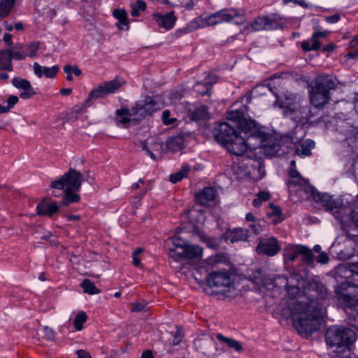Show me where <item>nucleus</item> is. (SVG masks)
Returning a JSON list of instances; mask_svg holds the SVG:
<instances>
[{
	"instance_id": "nucleus-39",
	"label": "nucleus",
	"mask_w": 358,
	"mask_h": 358,
	"mask_svg": "<svg viewBox=\"0 0 358 358\" xmlns=\"http://www.w3.org/2000/svg\"><path fill=\"white\" fill-rule=\"evenodd\" d=\"M269 207L272 210L267 213V217L269 218L275 217L276 218L273 220L274 224H278L282 222L284 220V217H282V213L281 208L279 206H275L273 203H269Z\"/></svg>"
},
{
	"instance_id": "nucleus-8",
	"label": "nucleus",
	"mask_w": 358,
	"mask_h": 358,
	"mask_svg": "<svg viewBox=\"0 0 358 358\" xmlns=\"http://www.w3.org/2000/svg\"><path fill=\"white\" fill-rule=\"evenodd\" d=\"M206 284L213 289L214 294H223L227 297H231V295L227 294V293L235 289L232 273L227 269L211 271L208 273Z\"/></svg>"
},
{
	"instance_id": "nucleus-61",
	"label": "nucleus",
	"mask_w": 358,
	"mask_h": 358,
	"mask_svg": "<svg viewBox=\"0 0 358 358\" xmlns=\"http://www.w3.org/2000/svg\"><path fill=\"white\" fill-rule=\"evenodd\" d=\"M341 19V16L339 14L336 13L334 15L330 16L325 17V21L330 24H334L338 22Z\"/></svg>"
},
{
	"instance_id": "nucleus-17",
	"label": "nucleus",
	"mask_w": 358,
	"mask_h": 358,
	"mask_svg": "<svg viewBox=\"0 0 358 358\" xmlns=\"http://www.w3.org/2000/svg\"><path fill=\"white\" fill-rule=\"evenodd\" d=\"M170 241L173 245V247L169 248V255L170 258L176 262L185 259L187 241L180 237H173L170 238Z\"/></svg>"
},
{
	"instance_id": "nucleus-11",
	"label": "nucleus",
	"mask_w": 358,
	"mask_h": 358,
	"mask_svg": "<svg viewBox=\"0 0 358 358\" xmlns=\"http://www.w3.org/2000/svg\"><path fill=\"white\" fill-rule=\"evenodd\" d=\"M205 26H213L222 22H234L242 24L245 22L244 17L236 9H222L210 14L203 19Z\"/></svg>"
},
{
	"instance_id": "nucleus-40",
	"label": "nucleus",
	"mask_w": 358,
	"mask_h": 358,
	"mask_svg": "<svg viewBox=\"0 0 358 358\" xmlns=\"http://www.w3.org/2000/svg\"><path fill=\"white\" fill-rule=\"evenodd\" d=\"M215 83L216 78L214 76L208 75L200 83H197V85H203L206 87L204 91L199 92V93L203 96L209 95L210 94L211 87Z\"/></svg>"
},
{
	"instance_id": "nucleus-20",
	"label": "nucleus",
	"mask_w": 358,
	"mask_h": 358,
	"mask_svg": "<svg viewBox=\"0 0 358 358\" xmlns=\"http://www.w3.org/2000/svg\"><path fill=\"white\" fill-rule=\"evenodd\" d=\"M60 207L56 201L48 202L44 200L37 204L36 210L38 215L52 217L59 212Z\"/></svg>"
},
{
	"instance_id": "nucleus-35",
	"label": "nucleus",
	"mask_w": 358,
	"mask_h": 358,
	"mask_svg": "<svg viewBox=\"0 0 358 358\" xmlns=\"http://www.w3.org/2000/svg\"><path fill=\"white\" fill-rule=\"evenodd\" d=\"M299 255L302 257V261L307 264H312L314 262V255L311 249L303 245H299Z\"/></svg>"
},
{
	"instance_id": "nucleus-10",
	"label": "nucleus",
	"mask_w": 358,
	"mask_h": 358,
	"mask_svg": "<svg viewBox=\"0 0 358 358\" xmlns=\"http://www.w3.org/2000/svg\"><path fill=\"white\" fill-rule=\"evenodd\" d=\"M338 203L334 205L335 209L331 210L330 213L336 220L345 222H356L358 226V201L355 203L343 202L341 197L336 198Z\"/></svg>"
},
{
	"instance_id": "nucleus-48",
	"label": "nucleus",
	"mask_w": 358,
	"mask_h": 358,
	"mask_svg": "<svg viewBox=\"0 0 358 358\" xmlns=\"http://www.w3.org/2000/svg\"><path fill=\"white\" fill-rule=\"evenodd\" d=\"M39 46L40 43L38 41H34L28 44L25 50L27 56L31 58L34 57L37 54Z\"/></svg>"
},
{
	"instance_id": "nucleus-21",
	"label": "nucleus",
	"mask_w": 358,
	"mask_h": 358,
	"mask_svg": "<svg viewBox=\"0 0 358 358\" xmlns=\"http://www.w3.org/2000/svg\"><path fill=\"white\" fill-rule=\"evenodd\" d=\"M329 34V31H315L310 38L312 45L310 44V41H303L301 44V48L304 52L317 51L321 48V43L319 41V38H327Z\"/></svg>"
},
{
	"instance_id": "nucleus-60",
	"label": "nucleus",
	"mask_w": 358,
	"mask_h": 358,
	"mask_svg": "<svg viewBox=\"0 0 358 358\" xmlns=\"http://www.w3.org/2000/svg\"><path fill=\"white\" fill-rule=\"evenodd\" d=\"M257 197L259 198V199L263 202L268 201L271 195L269 192H265V191H260L257 194Z\"/></svg>"
},
{
	"instance_id": "nucleus-32",
	"label": "nucleus",
	"mask_w": 358,
	"mask_h": 358,
	"mask_svg": "<svg viewBox=\"0 0 358 358\" xmlns=\"http://www.w3.org/2000/svg\"><path fill=\"white\" fill-rule=\"evenodd\" d=\"M268 16L258 15L250 22V25L254 31H259L262 30H268L267 27Z\"/></svg>"
},
{
	"instance_id": "nucleus-37",
	"label": "nucleus",
	"mask_w": 358,
	"mask_h": 358,
	"mask_svg": "<svg viewBox=\"0 0 358 358\" xmlns=\"http://www.w3.org/2000/svg\"><path fill=\"white\" fill-rule=\"evenodd\" d=\"M80 287L83 288L84 293L90 295L99 294L101 292V290L97 288L94 283L90 279H84L80 284Z\"/></svg>"
},
{
	"instance_id": "nucleus-19",
	"label": "nucleus",
	"mask_w": 358,
	"mask_h": 358,
	"mask_svg": "<svg viewBox=\"0 0 358 358\" xmlns=\"http://www.w3.org/2000/svg\"><path fill=\"white\" fill-rule=\"evenodd\" d=\"M152 18L159 27L166 30L173 29L177 21L174 11H170L166 14L155 13L152 15Z\"/></svg>"
},
{
	"instance_id": "nucleus-1",
	"label": "nucleus",
	"mask_w": 358,
	"mask_h": 358,
	"mask_svg": "<svg viewBox=\"0 0 358 358\" xmlns=\"http://www.w3.org/2000/svg\"><path fill=\"white\" fill-rule=\"evenodd\" d=\"M289 297L294 299L301 292L306 301H298L290 306V318L298 333L305 338L320 330L322 322V310L327 300L326 287L315 280H307L296 271L289 278H279Z\"/></svg>"
},
{
	"instance_id": "nucleus-28",
	"label": "nucleus",
	"mask_w": 358,
	"mask_h": 358,
	"mask_svg": "<svg viewBox=\"0 0 358 358\" xmlns=\"http://www.w3.org/2000/svg\"><path fill=\"white\" fill-rule=\"evenodd\" d=\"M315 143L312 139H306L295 148L294 153L301 157H308L312 155V150L315 148Z\"/></svg>"
},
{
	"instance_id": "nucleus-44",
	"label": "nucleus",
	"mask_w": 358,
	"mask_h": 358,
	"mask_svg": "<svg viewBox=\"0 0 358 358\" xmlns=\"http://www.w3.org/2000/svg\"><path fill=\"white\" fill-rule=\"evenodd\" d=\"M91 106V103H87V99L85 101L80 105H76L73 108L69 115L71 118L76 119L78 115L86 111V109Z\"/></svg>"
},
{
	"instance_id": "nucleus-55",
	"label": "nucleus",
	"mask_w": 358,
	"mask_h": 358,
	"mask_svg": "<svg viewBox=\"0 0 358 358\" xmlns=\"http://www.w3.org/2000/svg\"><path fill=\"white\" fill-rule=\"evenodd\" d=\"M36 92L33 87H30L29 90H25L20 94V97L22 99H29L31 98Z\"/></svg>"
},
{
	"instance_id": "nucleus-22",
	"label": "nucleus",
	"mask_w": 358,
	"mask_h": 358,
	"mask_svg": "<svg viewBox=\"0 0 358 358\" xmlns=\"http://www.w3.org/2000/svg\"><path fill=\"white\" fill-rule=\"evenodd\" d=\"M142 149L153 160L157 159L155 152L159 154L166 152L164 144L162 142L156 141L153 138L145 141L142 145Z\"/></svg>"
},
{
	"instance_id": "nucleus-41",
	"label": "nucleus",
	"mask_w": 358,
	"mask_h": 358,
	"mask_svg": "<svg viewBox=\"0 0 358 358\" xmlns=\"http://www.w3.org/2000/svg\"><path fill=\"white\" fill-rule=\"evenodd\" d=\"M279 106L282 109V113L285 117L290 116L292 117L296 113V106L291 102L280 101Z\"/></svg>"
},
{
	"instance_id": "nucleus-51",
	"label": "nucleus",
	"mask_w": 358,
	"mask_h": 358,
	"mask_svg": "<svg viewBox=\"0 0 358 358\" xmlns=\"http://www.w3.org/2000/svg\"><path fill=\"white\" fill-rule=\"evenodd\" d=\"M44 336L46 340L52 341L55 339V333L52 329L49 327H43Z\"/></svg>"
},
{
	"instance_id": "nucleus-15",
	"label": "nucleus",
	"mask_w": 358,
	"mask_h": 358,
	"mask_svg": "<svg viewBox=\"0 0 358 358\" xmlns=\"http://www.w3.org/2000/svg\"><path fill=\"white\" fill-rule=\"evenodd\" d=\"M187 112L192 121L199 124L209 119L208 107L201 103L189 104L187 108Z\"/></svg>"
},
{
	"instance_id": "nucleus-46",
	"label": "nucleus",
	"mask_w": 358,
	"mask_h": 358,
	"mask_svg": "<svg viewBox=\"0 0 358 358\" xmlns=\"http://www.w3.org/2000/svg\"><path fill=\"white\" fill-rule=\"evenodd\" d=\"M131 15L133 17L139 16L140 11H144L146 9V3L143 0H138L136 3L131 4Z\"/></svg>"
},
{
	"instance_id": "nucleus-30",
	"label": "nucleus",
	"mask_w": 358,
	"mask_h": 358,
	"mask_svg": "<svg viewBox=\"0 0 358 358\" xmlns=\"http://www.w3.org/2000/svg\"><path fill=\"white\" fill-rule=\"evenodd\" d=\"M216 338L220 342L225 343L227 346L236 352H241L243 350V345L238 341L229 337H226L222 334H217Z\"/></svg>"
},
{
	"instance_id": "nucleus-47",
	"label": "nucleus",
	"mask_w": 358,
	"mask_h": 358,
	"mask_svg": "<svg viewBox=\"0 0 358 358\" xmlns=\"http://www.w3.org/2000/svg\"><path fill=\"white\" fill-rule=\"evenodd\" d=\"M284 27L283 24L276 17L275 15L273 17L268 16L267 27L268 30L281 29Z\"/></svg>"
},
{
	"instance_id": "nucleus-9",
	"label": "nucleus",
	"mask_w": 358,
	"mask_h": 358,
	"mask_svg": "<svg viewBox=\"0 0 358 358\" xmlns=\"http://www.w3.org/2000/svg\"><path fill=\"white\" fill-rule=\"evenodd\" d=\"M160 110L159 103L153 96H146L143 99L136 101L131 108H122L115 111L117 116L130 115L142 120Z\"/></svg>"
},
{
	"instance_id": "nucleus-59",
	"label": "nucleus",
	"mask_w": 358,
	"mask_h": 358,
	"mask_svg": "<svg viewBox=\"0 0 358 358\" xmlns=\"http://www.w3.org/2000/svg\"><path fill=\"white\" fill-rule=\"evenodd\" d=\"M18 101H19L18 96H17L15 95H10L6 101V102H7L6 106H8V108L12 109L14 107V106L18 103Z\"/></svg>"
},
{
	"instance_id": "nucleus-43",
	"label": "nucleus",
	"mask_w": 358,
	"mask_h": 358,
	"mask_svg": "<svg viewBox=\"0 0 358 358\" xmlns=\"http://www.w3.org/2000/svg\"><path fill=\"white\" fill-rule=\"evenodd\" d=\"M12 85L17 89L23 90H29L31 87V83L24 78L20 77H15L11 80Z\"/></svg>"
},
{
	"instance_id": "nucleus-12",
	"label": "nucleus",
	"mask_w": 358,
	"mask_h": 358,
	"mask_svg": "<svg viewBox=\"0 0 358 358\" xmlns=\"http://www.w3.org/2000/svg\"><path fill=\"white\" fill-rule=\"evenodd\" d=\"M83 180V174L80 171L70 168L60 178L53 180L50 184V187L59 190L64 189L80 190Z\"/></svg>"
},
{
	"instance_id": "nucleus-23",
	"label": "nucleus",
	"mask_w": 358,
	"mask_h": 358,
	"mask_svg": "<svg viewBox=\"0 0 358 358\" xmlns=\"http://www.w3.org/2000/svg\"><path fill=\"white\" fill-rule=\"evenodd\" d=\"M217 191L214 187H206L195 194V200L201 206H206L215 200Z\"/></svg>"
},
{
	"instance_id": "nucleus-7",
	"label": "nucleus",
	"mask_w": 358,
	"mask_h": 358,
	"mask_svg": "<svg viewBox=\"0 0 358 358\" xmlns=\"http://www.w3.org/2000/svg\"><path fill=\"white\" fill-rule=\"evenodd\" d=\"M287 186H299L303 188L306 193L309 194L310 196L315 202L319 203L324 208V210L330 213L331 210L335 209L334 205L338 203L336 198L327 194L318 192L317 189L309 183L308 179L303 178L302 176L296 178H289L287 182Z\"/></svg>"
},
{
	"instance_id": "nucleus-50",
	"label": "nucleus",
	"mask_w": 358,
	"mask_h": 358,
	"mask_svg": "<svg viewBox=\"0 0 358 358\" xmlns=\"http://www.w3.org/2000/svg\"><path fill=\"white\" fill-rule=\"evenodd\" d=\"M59 66L54 65L52 67H44L43 75L48 78H54L59 71Z\"/></svg>"
},
{
	"instance_id": "nucleus-38",
	"label": "nucleus",
	"mask_w": 358,
	"mask_h": 358,
	"mask_svg": "<svg viewBox=\"0 0 358 358\" xmlns=\"http://www.w3.org/2000/svg\"><path fill=\"white\" fill-rule=\"evenodd\" d=\"M16 0H1L0 1V17H6L13 8Z\"/></svg>"
},
{
	"instance_id": "nucleus-64",
	"label": "nucleus",
	"mask_w": 358,
	"mask_h": 358,
	"mask_svg": "<svg viewBox=\"0 0 358 358\" xmlns=\"http://www.w3.org/2000/svg\"><path fill=\"white\" fill-rule=\"evenodd\" d=\"M78 358H92L91 355L85 350H78L76 351Z\"/></svg>"
},
{
	"instance_id": "nucleus-25",
	"label": "nucleus",
	"mask_w": 358,
	"mask_h": 358,
	"mask_svg": "<svg viewBox=\"0 0 358 358\" xmlns=\"http://www.w3.org/2000/svg\"><path fill=\"white\" fill-rule=\"evenodd\" d=\"M342 225L343 231L346 238L349 241H352L355 243H358V226L357 223L352 222H342L338 220Z\"/></svg>"
},
{
	"instance_id": "nucleus-26",
	"label": "nucleus",
	"mask_w": 358,
	"mask_h": 358,
	"mask_svg": "<svg viewBox=\"0 0 358 358\" xmlns=\"http://www.w3.org/2000/svg\"><path fill=\"white\" fill-rule=\"evenodd\" d=\"M165 152H176L184 148V138L182 135H176L169 138L164 144Z\"/></svg>"
},
{
	"instance_id": "nucleus-31",
	"label": "nucleus",
	"mask_w": 358,
	"mask_h": 358,
	"mask_svg": "<svg viewBox=\"0 0 358 358\" xmlns=\"http://www.w3.org/2000/svg\"><path fill=\"white\" fill-rule=\"evenodd\" d=\"M203 249L199 245H189L187 243L185 259H199L201 258Z\"/></svg>"
},
{
	"instance_id": "nucleus-49",
	"label": "nucleus",
	"mask_w": 358,
	"mask_h": 358,
	"mask_svg": "<svg viewBox=\"0 0 358 358\" xmlns=\"http://www.w3.org/2000/svg\"><path fill=\"white\" fill-rule=\"evenodd\" d=\"M131 115H123L121 116H117L119 118H116V122L118 125H122L124 127H128L129 123L131 121H137L138 118H130Z\"/></svg>"
},
{
	"instance_id": "nucleus-57",
	"label": "nucleus",
	"mask_w": 358,
	"mask_h": 358,
	"mask_svg": "<svg viewBox=\"0 0 358 358\" xmlns=\"http://www.w3.org/2000/svg\"><path fill=\"white\" fill-rule=\"evenodd\" d=\"M183 338V335L182 334L181 331L179 329H177L174 334L173 338L172 343L173 345H179L182 340Z\"/></svg>"
},
{
	"instance_id": "nucleus-45",
	"label": "nucleus",
	"mask_w": 358,
	"mask_h": 358,
	"mask_svg": "<svg viewBox=\"0 0 358 358\" xmlns=\"http://www.w3.org/2000/svg\"><path fill=\"white\" fill-rule=\"evenodd\" d=\"M87 314L81 311L78 313L73 320V325L77 331H81L83 329V324L87 321Z\"/></svg>"
},
{
	"instance_id": "nucleus-36",
	"label": "nucleus",
	"mask_w": 358,
	"mask_h": 358,
	"mask_svg": "<svg viewBox=\"0 0 358 358\" xmlns=\"http://www.w3.org/2000/svg\"><path fill=\"white\" fill-rule=\"evenodd\" d=\"M189 170H190V167L189 165L186 164V165L182 166L180 171H178L174 174L170 175L169 180L173 184H176V183L180 182L183 178L187 177Z\"/></svg>"
},
{
	"instance_id": "nucleus-6",
	"label": "nucleus",
	"mask_w": 358,
	"mask_h": 358,
	"mask_svg": "<svg viewBox=\"0 0 358 358\" xmlns=\"http://www.w3.org/2000/svg\"><path fill=\"white\" fill-rule=\"evenodd\" d=\"M325 341L329 348H336L334 352L336 357H343L349 351L357 338L356 333L349 327L331 326L324 334Z\"/></svg>"
},
{
	"instance_id": "nucleus-42",
	"label": "nucleus",
	"mask_w": 358,
	"mask_h": 358,
	"mask_svg": "<svg viewBox=\"0 0 358 358\" xmlns=\"http://www.w3.org/2000/svg\"><path fill=\"white\" fill-rule=\"evenodd\" d=\"M201 240L206 246L211 249H217L220 241L216 237L209 236L205 234L201 235Z\"/></svg>"
},
{
	"instance_id": "nucleus-56",
	"label": "nucleus",
	"mask_w": 358,
	"mask_h": 358,
	"mask_svg": "<svg viewBox=\"0 0 358 358\" xmlns=\"http://www.w3.org/2000/svg\"><path fill=\"white\" fill-rule=\"evenodd\" d=\"M131 311L136 313L146 311V305L142 303H134L131 306Z\"/></svg>"
},
{
	"instance_id": "nucleus-16",
	"label": "nucleus",
	"mask_w": 358,
	"mask_h": 358,
	"mask_svg": "<svg viewBox=\"0 0 358 358\" xmlns=\"http://www.w3.org/2000/svg\"><path fill=\"white\" fill-rule=\"evenodd\" d=\"M27 55L22 52H13L10 49L0 50V70H12L11 60L13 58L17 60H23Z\"/></svg>"
},
{
	"instance_id": "nucleus-54",
	"label": "nucleus",
	"mask_w": 358,
	"mask_h": 358,
	"mask_svg": "<svg viewBox=\"0 0 358 358\" xmlns=\"http://www.w3.org/2000/svg\"><path fill=\"white\" fill-rule=\"evenodd\" d=\"M64 69H69L70 73L74 74L76 76H80L82 74L81 69L77 65L66 64Z\"/></svg>"
},
{
	"instance_id": "nucleus-13",
	"label": "nucleus",
	"mask_w": 358,
	"mask_h": 358,
	"mask_svg": "<svg viewBox=\"0 0 358 358\" xmlns=\"http://www.w3.org/2000/svg\"><path fill=\"white\" fill-rule=\"evenodd\" d=\"M122 86V83L118 78H115L110 81L103 82L89 93L87 103H91L95 99H103L108 94H114L118 91Z\"/></svg>"
},
{
	"instance_id": "nucleus-5",
	"label": "nucleus",
	"mask_w": 358,
	"mask_h": 358,
	"mask_svg": "<svg viewBox=\"0 0 358 358\" xmlns=\"http://www.w3.org/2000/svg\"><path fill=\"white\" fill-rule=\"evenodd\" d=\"M336 292L345 306L348 323L358 330V285L345 280Z\"/></svg>"
},
{
	"instance_id": "nucleus-14",
	"label": "nucleus",
	"mask_w": 358,
	"mask_h": 358,
	"mask_svg": "<svg viewBox=\"0 0 358 358\" xmlns=\"http://www.w3.org/2000/svg\"><path fill=\"white\" fill-rule=\"evenodd\" d=\"M281 250L278 240L273 236L261 240L256 246L255 251L259 255L273 257Z\"/></svg>"
},
{
	"instance_id": "nucleus-24",
	"label": "nucleus",
	"mask_w": 358,
	"mask_h": 358,
	"mask_svg": "<svg viewBox=\"0 0 358 358\" xmlns=\"http://www.w3.org/2000/svg\"><path fill=\"white\" fill-rule=\"evenodd\" d=\"M203 27L204 24L203 22V18L200 17H196L189 22L185 27L176 29L173 33V36L176 38H178L182 35L193 32Z\"/></svg>"
},
{
	"instance_id": "nucleus-62",
	"label": "nucleus",
	"mask_w": 358,
	"mask_h": 358,
	"mask_svg": "<svg viewBox=\"0 0 358 358\" xmlns=\"http://www.w3.org/2000/svg\"><path fill=\"white\" fill-rule=\"evenodd\" d=\"M33 67H34V73L38 78H41L43 75V68L44 67L41 66L37 62H34Z\"/></svg>"
},
{
	"instance_id": "nucleus-33",
	"label": "nucleus",
	"mask_w": 358,
	"mask_h": 358,
	"mask_svg": "<svg viewBox=\"0 0 358 358\" xmlns=\"http://www.w3.org/2000/svg\"><path fill=\"white\" fill-rule=\"evenodd\" d=\"M248 167H251L254 171H257L258 172L259 179H262L264 177L266 173L264 170V162L262 158H258L257 159H250L248 163H246Z\"/></svg>"
},
{
	"instance_id": "nucleus-34",
	"label": "nucleus",
	"mask_w": 358,
	"mask_h": 358,
	"mask_svg": "<svg viewBox=\"0 0 358 358\" xmlns=\"http://www.w3.org/2000/svg\"><path fill=\"white\" fill-rule=\"evenodd\" d=\"M299 250V245H290L285 248L283 252L284 260L285 262H293L299 256L298 252Z\"/></svg>"
},
{
	"instance_id": "nucleus-29",
	"label": "nucleus",
	"mask_w": 358,
	"mask_h": 358,
	"mask_svg": "<svg viewBox=\"0 0 358 358\" xmlns=\"http://www.w3.org/2000/svg\"><path fill=\"white\" fill-rule=\"evenodd\" d=\"M64 195L60 201L61 207H66L71 203H78L80 201V196L76 193L78 190L74 189H64Z\"/></svg>"
},
{
	"instance_id": "nucleus-27",
	"label": "nucleus",
	"mask_w": 358,
	"mask_h": 358,
	"mask_svg": "<svg viewBox=\"0 0 358 358\" xmlns=\"http://www.w3.org/2000/svg\"><path fill=\"white\" fill-rule=\"evenodd\" d=\"M113 16L117 20L116 27L120 30L128 31L129 29L128 15L124 9H114Z\"/></svg>"
},
{
	"instance_id": "nucleus-4",
	"label": "nucleus",
	"mask_w": 358,
	"mask_h": 358,
	"mask_svg": "<svg viewBox=\"0 0 358 358\" xmlns=\"http://www.w3.org/2000/svg\"><path fill=\"white\" fill-rule=\"evenodd\" d=\"M336 87L337 84L332 76H317L308 85L310 103L315 108L322 109L331 99V91Z\"/></svg>"
},
{
	"instance_id": "nucleus-58",
	"label": "nucleus",
	"mask_w": 358,
	"mask_h": 358,
	"mask_svg": "<svg viewBox=\"0 0 358 358\" xmlns=\"http://www.w3.org/2000/svg\"><path fill=\"white\" fill-rule=\"evenodd\" d=\"M329 260V255L325 252H322L320 253V255L316 257V261L318 263H320L322 264H327Z\"/></svg>"
},
{
	"instance_id": "nucleus-53",
	"label": "nucleus",
	"mask_w": 358,
	"mask_h": 358,
	"mask_svg": "<svg viewBox=\"0 0 358 358\" xmlns=\"http://www.w3.org/2000/svg\"><path fill=\"white\" fill-rule=\"evenodd\" d=\"M349 163L351 164L352 170L355 179L358 182V173L357 169L358 170V159L355 158H350L348 160Z\"/></svg>"
},
{
	"instance_id": "nucleus-3",
	"label": "nucleus",
	"mask_w": 358,
	"mask_h": 358,
	"mask_svg": "<svg viewBox=\"0 0 358 358\" xmlns=\"http://www.w3.org/2000/svg\"><path fill=\"white\" fill-rule=\"evenodd\" d=\"M213 134L218 143L236 156L243 155L249 145L247 141L250 138L245 137L244 134L242 136L234 126L226 122L217 124L213 130Z\"/></svg>"
},
{
	"instance_id": "nucleus-63",
	"label": "nucleus",
	"mask_w": 358,
	"mask_h": 358,
	"mask_svg": "<svg viewBox=\"0 0 358 358\" xmlns=\"http://www.w3.org/2000/svg\"><path fill=\"white\" fill-rule=\"evenodd\" d=\"M349 270L354 274L358 275V262H351L348 264Z\"/></svg>"
},
{
	"instance_id": "nucleus-2",
	"label": "nucleus",
	"mask_w": 358,
	"mask_h": 358,
	"mask_svg": "<svg viewBox=\"0 0 358 358\" xmlns=\"http://www.w3.org/2000/svg\"><path fill=\"white\" fill-rule=\"evenodd\" d=\"M227 119L231 121L237 127L238 131L245 135L246 138H254L260 140L261 145L265 148V150L270 154H275L279 151L278 145L275 143L269 144V140L273 136L262 131L256 121L247 119L245 117V110L243 108L230 110L227 113Z\"/></svg>"
},
{
	"instance_id": "nucleus-18",
	"label": "nucleus",
	"mask_w": 358,
	"mask_h": 358,
	"mask_svg": "<svg viewBox=\"0 0 358 358\" xmlns=\"http://www.w3.org/2000/svg\"><path fill=\"white\" fill-rule=\"evenodd\" d=\"M249 230L243 228H235L234 229H227L222 234V238L226 242L234 243L238 241H246L249 237Z\"/></svg>"
},
{
	"instance_id": "nucleus-52",
	"label": "nucleus",
	"mask_w": 358,
	"mask_h": 358,
	"mask_svg": "<svg viewBox=\"0 0 358 358\" xmlns=\"http://www.w3.org/2000/svg\"><path fill=\"white\" fill-rule=\"evenodd\" d=\"M170 111L168 110H165L162 113V120L163 123L166 125H170L172 124L176 119L175 118H170Z\"/></svg>"
}]
</instances>
